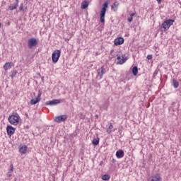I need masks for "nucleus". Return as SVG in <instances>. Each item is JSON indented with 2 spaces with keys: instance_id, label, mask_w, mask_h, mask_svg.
Wrapping results in <instances>:
<instances>
[{
  "instance_id": "obj_1",
  "label": "nucleus",
  "mask_w": 181,
  "mask_h": 181,
  "mask_svg": "<svg viewBox=\"0 0 181 181\" xmlns=\"http://www.w3.org/2000/svg\"><path fill=\"white\" fill-rule=\"evenodd\" d=\"M19 115L18 113H13V115L8 117V122L11 125H18L19 124Z\"/></svg>"
},
{
  "instance_id": "obj_12",
  "label": "nucleus",
  "mask_w": 181,
  "mask_h": 181,
  "mask_svg": "<svg viewBox=\"0 0 181 181\" xmlns=\"http://www.w3.org/2000/svg\"><path fill=\"white\" fill-rule=\"evenodd\" d=\"M37 45V40L36 38H30L28 40V46H36Z\"/></svg>"
},
{
  "instance_id": "obj_8",
  "label": "nucleus",
  "mask_w": 181,
  "mask_h": 181,
  "mask_svg": "<svg viewBox=\"0 0 181 181\" xmlns=\"http://www.w3.org/2000/svg\"><path fill=\"white\" fill-rule=\"evenodd\" d=\"M40 97H42V93H39L38 95H37V97L36 98L35 100V99H32L30 100V103L31 105H35L37 104V103H39L40 101V100H41Z\"/></svg>"
},
{
  "instance_id": "obj_25",
  "label": "nucleus",
  "mask_w": 181,
  "mask_h": 181,
  "mask_svg": "<svg viewBox=\"0 0 181 181\" xmlns=\"http://www.w3.org/2000/svg\"><path fill=\"white\" fill-rule=\"evenodd\" d=\"M110 175H104L102 176V180H110Z\"/></svg>"
},
{
  "instance_id": "obj_5",
  "label": "nucleus",
  "mask_w": 181,
  "mask_h": 181,
  "mask_svg": "<svg viewBox=\"0 0 181 181\" xmlns=\"http://www.w3.org/2000/svg\"><path fill=\"white\" fill-rule=\"evenodd\" d=\"M67 119V115H63L58 117H55L54 121L55 122H58V124H60V122H64Z\"/></svg>"
},
{
  "instance_id": "obj_23",
  "label": "nucleus",
  "mask_w": 181,
  "mask_h": 181,
  "mask_svg": "<svg viewBox=\"0 0 181 181\" xmlns=\"http://www.w3.org/2000/svg\"><path fill=\"white\" fill-rule=\"evenodd\" d=\"M16 74H18V71H16V69H13V71H11V78H13V77H15Z\"/></svg>"
},
{
  "instance_id": "obj_35",
  "label": "nucleus",
  "mask_w": 181,
  "mask_h": 181,
  "mask_svg": "<svg viewBox=\"0 0 181 181\" xmlns=\"http://www.w3.org/2000/svg\"><path fill=\"white\" fill-rule=\"evenodd\" d=\"M32 47H33V46H30V49H32Z\"/></svg>"
},
{
  "instance_id": "obj_24",
  "label": "nucleus",
  "mask_w": 181,
  "mask_h": 181,
  "mask_svg": "<svg viewBox=\"0 0 181 181\" xmlns=\"http://www.w3.org/2000/svg\"><path fill=\"white\" fill-rule=\"evenodd\" d=\"M112 128H114V126L112 125V124H110V125L107 129V134H111Z\"/></svg>"
},
{
  "instance_id": "obj_26",
  "label": "nucleus",
  "mask_w": 181,
  "mask_h": 181,
  "mask_svg": "<svg viewBox=\"0 0 181 181\" xmlns=\"http://www.w3.org/2000/svg\"><path fill=\"white\" fill-rule=\"evenodd\" d=\"M10 168L9 173H12V172H13V164H11Z\"/></svg>"
},
{
  "instance_id": "obj_30",
  "label": "nucleus",
  "mask_w": 181,
  "mask_h": 181,
  "mask_svg": "<svg viewBox=\"0 0 181 181\" xmlns=\"http://www.w3.org/2000/svg\"><path fill=\"white\" fill-rule=\"evenodd\" d=\"M130 16H131L132 18H134V16H135V13H131V14H130Z\"/></svg>"
},
{
  "instance_id": "obj_14",
  "label": "nucleus",
  "mask_w": 181,
  "mask_h": 181,
  "mask_svg": "<svg viewBox=\"0 0 181 181\" xmlns=\"http://www.w3.org/2000/svg\"><path fill=\"white\" fill-rule=\"evenodd\" d=\"M12 66H13V63H12V62H6L4 65V70L7 71V70H9L10 69H12Z\"/></svg>"
},
{
  "instance_id": "obj_21",
  "label": "nucleus",
  "mask_w": 181,
  "mask_h": 181,
  "mask_svg": "<svg viewBox=\"0 0 181 181\" xmlns=\"http://www.w3.org/2000/svg\"><path fill=\"white\" fill-rule=\"evenodd\" d=\"M132 74L134 76H136L138 74V66H134L132 69Z\"/></svg>"
},
{
  "instance_id": "obj_15",
  "label": "nucleus",
  "mask_w": 181,
  "mask_h": 181,
  "mask_svg": "<svg viewBox=\"0 0 181 181\" xmlns=\"http://www.w3.org/2000/svg\"><path fill=\"white\" fill-rule=\"evenodd\" d=\"M124 151L122 150H119L116 152V156L118 158V159H121V158H124Z\"/></svg>"
},
{
  "instance_id": "obj_10",
  "label": "nucleus",
  "mask_w": 181,
  "mask_h": 181,
  "mask_svg": "<svg viewBox=\"0 0 181 181\" xmlns=\"http://www.w3.org/2000/svg\"><path fill=\"white\" fill-rule=\"evenodd\" d=\"M6 131L9 136H12V135L15 134V128H13L12 126H7Z\"/></svg>"
},
{
  "instance_id": "obj_27",
  "label": "nucleus",
  "mask_w": 181,
  "mask_h": 181,
  "mask_svg": "<svg viewBox=\"0 0 181 181\" xmlns=\"http://www.w3.org/2000/svg\"><path fill=\"white\" fill-rule=\"evenodd\" d=\"M20 11H23V12H25V9H23V4H21L19 8Z\"/></svg>"
},
{
  "instance_id": "obj_20",
  "label": "nucleus",
  "mask_w": 181,
  "mask_h": 181,
  "mask_svg": "<svg viewBox=\"0 0 181 181\" xmlns=\"http://www.w3.org/2000/svg\"><path fill=\"white\" fill-rule=\"evenodd\" d=\"M92 144L93 145H95V146H97V145H98V144H100V139L98 138V139H94L93 141H92Z\"/></svg>"
},
{
  "instance_id": "obj_32",
  "label": "nucleus",
  "mask_w": 181,
  "mask_h": 181,
  "mask_svg": "<svg viewBox=\"0 0 181 181\" xmlns=\"http://www.w3.org/2000/svg\"><path fill=\"white\" fill-rule=\"evenodd\" d=\"M25 117H26L27 118H29V115H28V113H25Z\"/></svg>"
},
{
  "instance_id": "obj_28",
  "label": "nucleus",
  "mask_w": 181,
  "mask_h": 181,
  "mask_svg": "<svg viewBox=\"0 0 181 181\" xmlns=\"http://www.w3.org/2000/svg\"><path fill=\"white\" fill-rule=\"evenodd\" d=\"M133 19H134V18L130 16L127 18V21L131 23V22H132Z\"/></svg>"
},
{
  "instance_id": "obj_33",
  "label": "nucleus",
  "mask_w": 181,
  "mask_h": 181,
  "mask_svg": "<svg viewBox=\"0 0 181 181\" xmlns=\"http://www.w3.org/2000/svg\"><path fill=\"white\" fill-rule=\"evenodd\" d=\"M81 118L82 119H84V116H81Z\"/></svg>"
},
{
  "instance_id": "obj_7",
  "label": "nucleus",
  "mask_w": 181,
  "mask_h": 181,
  "mask_svg": "<svg viewBox=\"0 0 181 181\" xmlns=\"http://www.w3.org/2000/svg\"><path fill=\"white\" fill-rule=\"evenodd\" d=\"M122 58H121V55H117V64H124V63L127 62V58H124L123 56H122Z\"/></svg>"
},
{
  "instance_id": "obj_31",
  "label": "nucleus",
  "mask_w": 181,
  "mask_h": 181,
  "mask_svg": "<svg viewBox=\"0 0 181 181\" xmlns=\"http://www.w3.org/2000/svg\"><path fill=\"white\" fill-rule=\"evenodd\" d=\"M158 4H160V2H162V0H156Z\"/></svg>"
},
{
  "instance_id": "obj_3",
  "label": "nucleus",
  "mask_w": 181,
  "mask_h": 181,
  "mask_svg": "<svg viewBox=\"0 0 181 181\" xmlns=\"http://www.w3.org/2000/svg\"><path fill=\"white\" fill-rule=\"evenodd\" d=\"M107 8H108V1L104 3L103 8L100 11V22L104 23L105 22V12H107Z\"/></svg>"
},
{
  "instance_id": "obj_13",
  "label": "nucleus",
  "mask_w": 181,
  "mask_h": 181,
  "mask_svg": "<svg viewBox=\"0 0 181 181\" xmlns=\"http://www.w3.org/2000/svg\"><path fill=\"white\" fill-rule=\"evenodd\" d=\"M19 6V0H16V2L12 5L9 6L10 11H13L14 9H16Z\"/></svg>"
},
{
  "instance_id": "obj_18",
  "label": "nucleus",
  "mask_w": 181,
  "mask_h": 181,
  "mask_svg": "<svg viewBox=\"0 0 181 181\" xmlns=\"http://www.w3.org/2000/svg\"><path fill=\"white\" fill-rule=\"evenodd\" d=\"M27 151H28V146H22L19 148V152H21V153H26Z\"/></svg>"
},
{
  "instance_id": "obj_11",
  "label": "nucleus",
  "mask_w": 181,
  "mask_h": 181,
  "mask_svg": "<svg viewBox=\"0 0 181 181\" xmlns=\"http://www.w3.org/2000/svg\"><path fill=\"white\" fill-rule=\"evenodd\" d=\"M114 42L116 46H119L124 43V39L121 37H117L115 39Z\"/></svg>"
},
{
  "instance_id": "obj_17",
  "label": "nucleus",
  "mask_w": 181,
  "mask_h": 181,
  "mask_svg": "<svg viewBox=\"0 0 181 181\" xmlns=\"http://www.w3.org/2000/svg\"><path fill=\"white\" fill-rule=\"evenodd\" d=\"M160 180V176L159 175H156L155 176H153L152 177L148 179V181H159Z\"/></svg>"
},
{
  "instance_id": "obj_34",
  "label": "nucleus",
  "mask_w": 181,
  "mask_h": 181,
  "mask_svg": "<svg viewBox=\"0 0 181 181\" xmlns=\"http://www.w3.org/2000/svg\"><path fill=\"white\" fill-rule=\"evenodd\" d=\"M95 117H96V118H98V115H96Z\"/></svg>"
},
{
  "instance_id": "obj_2",
  "label": "nucleus",
  "mask_w": 181,
  "mask_h": 181,
  "mask_svg": "<svg viewBox=\"0 0 181 181\" xmlns=\"http://www.w3.org/2000/svg\"><path fill=\"white\" fill-rule=\"evenodd\" d=\"M174 22H175V20H172V19L165 21L163 23L160 28L162 32H166V30H168L169 28H170L172 25H173Z\"/></svg>"
},
{
  "instance_id": "obj_36",
  "label": "nucleus",
  "mask_w": 181,
  "mask_h": 181,
  "mask_svg": "<svg viewBox=\"0 0 181 181\" xmlns=\"http://www.w3.org/2000/svg\"><path fill=\"white\" fill-rule=\"evenodd\" d=\"M0 28H1V23H0Z\"/></svg>"
},
{
  "instance_id": "obj_29",
  "label": "nucleus",
  "mask_w": 181,
  "mask_h": 181,
  "mask_svg": "<svg viewBox=\"0 0 181 181\" xmlns=\"http://www.w3.org/2000/svg\"><path fill=\"white\" fill-rule=\"evenodd\" d=\"M148 60H152V54H149L147 56Z\"/></svg>"
},
{
  "instance_id": "obj_19",
  "label": "nucleus",
  "mask_w": 181,
  "mask_h": 181,
  "mask_svg": "<svg viewBox=\"0 0 181 181\" xmlns=\"http://www.w3.org/2000/svg\"><path fill=\"white\" fill-rule=\"evenodd\" d=\"M88 1H84L81 3V9H86V8H88Z\"/></svg>"
},
{
  "instance_id": "obj_4",
  "label": "nucleus",
  "mask_w": 181,
  "mask_h": 181,
  "mask_svg": "<svg viewBox=\"0 0 181 181\" xmlns=\"http://www.w3.org/2000/svg\"><path fill=\"white\" fill-rule=\"evenodd\" d=\"M62 54V51L60 49H56L52 52V60L54 63H57L59 59H60V55Z\"/></svg>"
},
{
  "instance_id": "obj_16",
  "label": "nucleus",
  "mask_w": 181,
  "mask_h": 181,
  "mask_svg": "<svg viewBox=\"0 0 181 181\" xmlns=\"http://www.w3.org/2000/svg\"><path fill=\"white\" fill-rule=\"evenodd\" d=\"M119 6V3L118 1H115L113 5H112L111 8L114 12H117L118 11V6Z\"/></svg>"
},
{
  "instance_id": "obj_22",
  "label": "nucleus",
  "mask_w": 181,
  "mask_h": 181,
  "mask_svg": "<svg viewBox=\"0 0 181 181\" xmlns=\"http://www.w3.org/2000/svg\"><path fill=\"white\" fill-rule=\"evenodd\" d=\"M173 85L174 88H177V87H179V82H177V81H176V79H173Z\"/></svg>"
},
{
  "instance_id": "obj_6",
  "label": "nucleus",
  "mask_w": 181,
  "mask_h": 181,
  "mask_svg": "<svg viewBox=\"0 0 181 181\" xmlns=\"http://www.w3.org/2000/svg\"><path fill=\"white\" fill-rule=\"evenodd\" d=\"M98 72V77H100V80H101V78H103V76H104V74H105V73L107 72V71L105 70V68L104 67V66H103L101 68H99L97 71Z\"/></svg>"
},
{
  "instance_id": "obj_9",
  "label": "nucleus",
  "mask_w": 181,
  "mask_h": 181,
  "mask_svg": "<svg viewBox=\"0 0 181 181\" xmlns=\"http://www.w3.org/2000/svg\"><path fill=\"white\" fill-rule=\"evenodd\" d=\"M62 103L61 100L55 99L53 100L48 101L45 103L46 105H56L57 104H60Z\"/></svg>"
}]
</instances>
